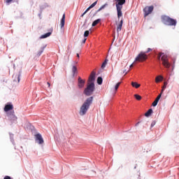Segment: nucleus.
<instances>
[{
	"instance_id": "f257e3e1",
	"label": "nucleus",
	"mask_w": 179,
	"mask_h": 179,
	"mask_svg": "<svg viewBox=\"0 0 179 179\" xmlns=\"http://www.w3.org/2000/svg\"><path fill=\"white\" fill-rule=\"evenodd\" d=\"M93 103V96L87 99L80 108V115H85L87 113V110L90 108V106Z\"/></svg>"
},
{
	"instance_id": "f03ea898",
	"label": "nucleus",
	"mask_w": 179,
	"mask_h": 179,
	"mask_svg": "<svg viewBox=\"0 0 179 179\" xmlns=\"http://www.w3.org/2000/svg\"><path fill=\"white\" fill-rule=\"evenodd\" d=\"M162 22L164 23V24H166V26H177V20L175 19H173L167 15H162L161 17Z\"/></svg>"
},
{
	"instance_id": "7ed1b4c3",
	"label": "nucleus",
	"mask_w": 179,
	"mask_h": 179,
	"mask_svg": "<svg viewBox=\"0 0 179 179\" xmlns=\"http://www.w3.org/2000/svg\"><path fill=\"white\" fill-rule=\"evenodd\" d=\"M160 57L162 61V65H164L165 68H170L171 65L170 64V62H169L167 55H164V53H159L158 55V59H160Z\"/></svg>"
},
{
	"instance_id": "20e7f679",
	"label": "nucleus",
	"mask_w": 179,
	"mask_h": 179,
	"mask_svg": "<svg viewBox=\"0 0 179 179\" xmlns=\"http://www.w3.org/2000/svg\"><path fill=\"white\" fill-rule=\"evenodd\" d=\"M94 83L87 84V87L84 90V94L85 96H92L94 92Z\"/></svg>"
},
{
	"instance_id": "39448f33",
	"label": "nucleus",
	"mask_w": 179,
	"mask_h": 179,
	"mask_svg": "<svg viewBox=\"0 0 179 179\" xmlns=\"http://www.w3.org/2000/svg\"><path fill=\"white\" fill-rule=\"evenodd\" d=\"M148 59V55L145 52H141L135 59L136 62H145Z\"/></svg>"
},
{
	"instance_id": "423d86ee",
	"label": "nucleus",
	"mask_w": 179,
	"mask_h": 179,
	"mask_svg": "<svg viewBox=\"0 0 179 179\" xmlns=\"http://www.w3.org/2000/svg\"><path fill=\"white\" fill-rule=\"evenodd\" d=\"M153 9H155L153 6H145L143 8L144 17L149 16V15L153 12Z\"/></svg>"
},
{
	"instance_id": "0eeeda50",
	"label": "nucleus",
	"mask_w": 179,
	"mask_h": 179,
	"mask_svg": "<svg viewBox=\"0 0 179 179\" xmlns=\"http://www.w3.org/2000/svg\"><path fill=\"white\" fill-rule=\"evenodd\" d=\"M6 114L9 121H11L12 122H13V121H17V117L15 115V110L8 112Z\"/></svg>"
},
{
	"instance_id": "6e6552de",
	"label": "nucleus",
	"mask_w": 179,
	"mask_h": 179,
	"mask_svg": "<svg viewBox=\"0 0 179 179\" xmlns=\"http://www.w3.org/2000/svg\"><path fill=\"white\" fill-rule=\"evenodd\" d=\"M94 80H96V72L92 71L88 79L87 84L90 85V83H94Z\"/></svg>"
},
{
	"instance_id": "1a4fd4ad",
	"label": "nucleus",
	"mask_w": 179,
	"mask_h": 179,
	"mask_svg": "<svg viewBox=\"0 0 179 179\" xmlns=\"http://www.w3.org/2000/svg\"><path fill=\"white\" fill-rule=\"evenodd\" d=\"M86 83V80H83L80 77L78 78V86L80 89H82V87H85V83Z\"/></svg>"
},
{
	"instance_id": "9d476101",
	"label": "nucleus",
	"mask_w": 179,
	"mask_h": 179,
	"mask_svg": "<svg viewBox=\"0 0 179 179\" xmlns=\"http://www.w3.org/2000/svg\"><path fill=\"white\" fill-rule=\"evenodd\" d=\"M5 113H9V111H12L13 110V104H6L3 108Z\"/></svg>"
},
{
	"instance_id": "9b49d317",
	"label": "nucleus",
	"mask_w": 179,
	"mask_h": 179,
	"mask_svg": "<svg viewBox=\"0 0 179 179\" xmlns=\"http://www.w3.org/2000/svg\"><path fill=\"white\" fill-rule=\"evenodd\" d=\"M35 136H36V141H38L39 145L44 143V140L43 139V136H41V134H38Z\"/></svg>"
},
{
	"instance_id": "f8f14e48",
	"label": "nucleus",
	"mask_w": 179,
	"mask_h": 179,
	"mask_svg": "<svg viewBox=\"0 0 179 179\" xmlns=\"http://www.w3.org/2000/svg\"><path fill=\"white\" fill-rule=\"evenodd\" d=\"M95 5H97V1H94L90 7H88L87 10L84 12V13H83L81 17H83V16H85V15H86V13H87V12L90 10V9H92V8H94Z\"/></svg>"
},
{
	"instance_id": "ddd939ff",
	"label": "nucleus",
	"mask_w": 179,
	"mask_h": 179,
	"mask_svg": "<svg viewBox=\"0 0 179 179\" xmlns=\"http://www.w3.org/2000/svg\"><path fill=\"white\" fill-rule=\"evenodd\" d=\"M20 76H22V75L20 73L14 74L13 76V78L14 82H17V83H19L20 82Z\"/></svg>"
},
{
	"instance_id": "4468645a",
	"label": "nucleus",
	"mask_w": 179,
	"mask_h": 179,
	"mask_svg": "<svg viewBox=\"0 0 179 179\" xmlns=\"http://www.w3.org/2000/svg\"><path fill=\"white\" fill-rule=\"evenodd\" d=\"M124 3H125V0H117L116 2V8H122Z\"/></svg>"
},
{
	"instance_id": "2eb2a0df",
	"label": "nucleus",
	"mask_w": 179,
	"mask_h": 179,
	"mask_svg": "<svg viewBox=\"0 0 179 179\" xmlns=\"http://www.w3.org/2000/svg\"><path fill=\"white\" fill-rule=\"evenodd\" d=\"M124 23V20L122 19L120 22V23L117 24V33L118 34V33H120V31H121L122 29V24Z\"/></svg>"
},
{
	"instance_id": "dca6fc26",
	"label": "nucleus",
	"mask_w": 179,
	"mask_h": 179,
	"mask_svg": "<svg viewBox=\"0 0 179 179\" xmlns=\"http://www.w3.org/2000/svg\"><path fill=\"white\" fill-rule=\"evenodd\" d=\"M116 9L117 12V17L118 19H120V17L122 16V8L118 7V8H116Z\"/></svg>"
},
{
	"instance_id": "f3484780",
	"label": "nucleus",
	"mask_w": 179,
	"mask_h": 179,
	"mask_svg": "<svg viewBox=\"0 0 179 179\" xmlns=\"http://www.w3.org/2000/svg\"><path fill=\"white\" fill-rule=\"evenodd\" d=\"M64 26H65V14H63L62 18L61 20V22H60L61 29H62Z\"/></svg>"
},
{
	"instance_id": "a211bd4d",
	"label": "nucleus",
	"mask_w": 179,
	"mask_h": 179,
	"mask_svg": "<svg viewBox=\"0 0 179 179\" xmlns=\"http://www.w3.org/2000/svg\"><path fill=\"white\" fill-rule=\"evenodd\" d=\"M163 80V76H158L155 78V82L156 83H159V82H162Z\"/></svg>"
},
{
	"instance_id": "6ab92c4d",
	"label": "nucleus",
	"mask_w": 179,
	"mask_h": 179,
	"mask_svg": "<svg viewBox=\"0 0 179 179\" xmlns=\"http://www.w3.org/2000/svg\"><path fill=\"white\" fill-rule=\"evenodd\" d=\"M152 113H153V110L152 108L149 109L145 113V117H150L152 115Z\"/></svg>"
},
{
	"instance_id": "aec40b11",
	"label": "nucleus",
	"mask_w": 179,
	"mask_h": 179,
	"mask_svg": "<svg viewBox=\"0 0 179 179\" xmlns=\"http://www.w3.org/2000/svg\"><path fill=\"white\" fill-rule=\"evenodd\" d=\"M101 20H100V19H98V20H94V21L92 22V27H94V26H97V24H99V23H100Z\"/></svg>"
},
{
	"instance_id": "412c9836",
	"label": "nucleus",
	"mask_w": 179,
	"mask_h": 179,
	"mask_svg": "<svg viewBox=\"0 0 179 179\" xmlns=\"http://www.w3.org/2000/svg\"><path fill=\"white\" fill-rule=\"evenodd\" d=\"M131 86L133 87H135L136 89H138V87H141V85L138 84V83H135V82L131 83Z\"/></svg>"
},
{
	"instance_id": "4be33fe9",
	"label": "nucleus",
	"mask_w": 179,
	"mask_h": 179,
	"mask_svg": "<svg viewBox=\"0 0 179 179\" xmlns=\"http://www.w3.org/2000/svg\"><path fill=\"white\" fill-rule=\"evenodd\" d=\"M108 62V59H106L105 61L103 62L101 68L102 69H104L106 68V66L107 65V63Z\"/></svg>"
},
{
	"instance_id": "5701e85b",
	"label": "nucleus",
	"mask_w": 179,
	"mask_h": 179,
	"mask_svg": "<svg viewBox=\"0 0 179 179\" xmlns=\"http://www.w3.org/2000/svg\"><path fill=\"white\" fill-rule=\"evenodd\" d=\"M51 36V32H48L47 34H45L44 35H42L41 36V38H47V37H50Z\"/></svg>"
},
{
	"instance_id": "b1692460",
	"label": "nucleus",
	"mask_w": 179,
	"mask_h": 179,
	"mask_svg": "<svg viewBox=\"0 0 179 179\" xmlns=\"http://www.w3.org/2000/svg\"><path fill=\"white\" fill-rule=\"evenodd\" d=\"M97 83L98 85H101L103 83V78L101 77H98Z\"/></svg>"
},
{
	"instance_id": "393cba45",
	"label": "nucleus",
	"mask_w": 179,
	"mask_h": 179,
	"mask_svg": "<svg viewBox=\"0 0 179 179\" xmlns=\"http://www.w3.org/2000/svg\"><path fill=\"white\" fill-rule=\"evenodd\" d=\"M162 94H163V90H162L161 93L157 96V97L155 99V101L159 102V100L162 98Z\"/></svg>"
},
{
	"instance_id": "a878e982",
	"label": "nucleus",
	"mask_w": 179,
	"mask_h": 179,
	"mask_svg": "<svg viewBox=\"0 0 179 179\" xmlns=\"http://www.w3.org/2000/svg\"><path fill=\"white\" fill-rule=\"evenodd\" d=\"M162 94H163V90H162L161 93L157 96V97L155 99V101L159 102V100L162 98Z\"/></svg>"
},
{
	"instance_id": "bb28decb",
	"label": "nucleus",
	"mask_w": 179,
	"mask_h": 179,
	"mask_svg": "<svg viewBox=\"0 0 179 179\" xmlns=\"http://www.w3.org/2000/svg\"><path fill=\"white\" fill-rule=\"evenodd\" d=\"M134 97H135V99H136L138 101L142 100V96H141V95H139V94H134Z\"/></svg>"
},
{
	"instance_id": "cd10ccee",
	"label": "nucleus",
	"mask_w": 179,
	"mask_h": 179,
	"mask_svg": "<svg viewBox=\"0 0 179 179\" xmlns=\"http://www.w3.org/2000/svg\"><path fill=\"white\" fill-rule=\"evenodd\" d=\"M107 3H105L104 5H103L101 7H100L98 10V12H100V10H102V9H104L106 8V6H107Z\"/></svg>"
},
{
	"instance_id": "c85d7f7f",
	"label": "nucleus",
	"mask_w": 179,
	"mask_h": 179,
	"mask_svg": "<svg viewBox=\"0 0 179 179\" xmlns=\"http://www.w3.org/2000/svg\"><path fill=\"white\" fill-rule=\"evenodd\" d=\"M77 71H78V69L76 68V66H73L72 68V71H73V75H75V73H76V72H77Z\"/></svg>"
},
{
	"instance_id": "c756f323",
	"label": "nucleus",
	"mask_w": 179,
	"mask_h": 179,
	"mask_svg": "<svg viewBox=\"0 0 179 179\" xmlns=\"http://www.w3.org/2000/svg\"><path fill=\"white\" fill-rule=\"evenodd\" d=\"M120 85H121V83H117L115 86V90L117 92L118 90V87H120Z\"/></svg>"
},
{
	"instance_id": "7c9ffc66",
	"label": "nucleus",
	"mask_w": 179,
	"mask_h": 179,
	"mask_svg": "<svg viewBox=\"0 0 179 179\" xmlns=\"http://www.w3.org/2000/svg\"><path fill=\"white\" fill-rule=\"evenodd\" d=\"M157 103H159L157 101L155 100L152 104L153 107H156L157 106Z\"/></svg>"
},
{
	"instance_id": "2f4dec72",
	"label": "nucleus",
	"mask_w": 179,
	"mask_h": 179,
	"mask_svg": "<svg viewBox=\"0 0 179 179\" xmlns=\"http://www.w3.org/2000/svg\"><path fill=\"white\" fill-rule=\"evenodd\" d=\"M89 34H90L89 31H85L84 33V37H88Z\"/></svg>"
},
{
	"instance_id": "473e14b6",
	"label": "nucleus",
	"mask_w": 179,
	"mask_h": 179,
	"mask_svg": "<svg viewBox=\"0 0 179 179\" xmlns=\"http://www.w3.org/2000/svg\"><path fill=\"white\" fill-rule=\"evenodd\" d=\"M156 125V122L153 121L152 123H151V128H153V127H155Z\"/></svg>"
},
{
	"instance_id": "72a5a7b5",
	"label": "nucleus",
	"mask_w": 179,
	"mask_h": 179,
	"mask_svg": "<svg viewBox=\"0 0 179 179\" xmlns=\"http://www.w3.org/2000/svg\"><path fill=\"white\" fill-rule=\"evenodd\" d=\"M150 51H152V48H148V50L146 52H145V54H148V52H150Z\"/></svg>"
},
{
	"instance_id": "f704fd0d",
	"label": "nucleus",
	"mask_w": 179,
	"mask_h": 179,
	"mask_svg": "<svg viewBox=\"0 0 179 179\" xmlns=\"http://www.w3.org/2000/svg\"><path fill=\"white\" fill-rule=\"evenodd\" d=\"M6 3H10V2H12V1L13 0H4Z\"/></svg>"
},
{
	"instance_id": "c9c22d12",
	"label": "nucleus",
	"mask_w": 179,
	"mask_h": 179,
	"mask_svg": "<svg viewBox=\"0 0 179 179\" xmlns=\"http://www.w3.org/2000/svg\"><path fill=\"white\" fill-rule=\"evenodd\" d=\"M41 54H43V50H41L38 52V57H40V55H41Z\"/></svg>"
},
{
	"instance_id": "e433bc0d",
	"label": "nucleus",
	"mask_w": 179,
	"mask_h": 179,
	"mask_svg": "<svg viewBox=\"0 0 179 179\" xmlns=\"http://www.w3.org/2000/svg\"><path fill=\"white\" fill-rule=\"evenodd\" d=\"M3 179H12V178H10V176H6Z\"/></svg>"
},
{
	"instance_id": "4c0bfd02",
	"label": "nucleus",
	"mask_w": 179,
	"mask_h": 179,
	"mask_svg": "<svg viewBox=\"0 0 179 179\" xmlns=\"http://www.w3.org/2000/svg\"><path fill=\"white\" fill-rule=\"evenodd\" d=\"M166 86H167V83H164V87H163V89H166Z\"/></svg>"
},
{
	"instance_id": "58836bf2",
	"label": "nucleus",
	"mask_w": 179,
	"mask_h": 179,
	"mask_svg": "<svg viewBox=\"0 0 179 179\" xmlns=\"http://www.w3.org/2000/svg\"><path fill=\"white\" fill-rule=\"evenodd\" d=\"M86 40H87V38H85V39L83 41V44H85V43H86Z\"/></svg>"
},
{
	"instance_id": "ea45409f",
	"label": "nucleus",
	"mask_w": 179,
	"mask_h": 179,
	"mask_svg": "<svg viewBox=\"0 0 179 179\" xmlns=\"http://www.w3.org/2000/svg\"><path fill=\"white\" fill-rule=\"evenodd\" d=\"M134 67V64H131V65H130V68H133Z\"/></svg>"
},
{
	"instance_id": "a19ab883",
	"label": "nucleus",
	"mask_w": 179,
	"mask_h": 179,
	"mask_svg": "<svg viewBox=\"0 0 179 179\" xmlns=\"http://www.w3.org/2000/svg\"><path fill=\"white\" fill-rule=\"evenodd\" d=\"M48 85L49 87L51 86V84H50V83H48Z\"/></svg>"
},
{
	"instance_id": "79ce46f5",
	"label": "nucleus",
	"mask_w": 179,
	"mask_h": 179,
	"mask_svg": "<svg viewBox=\"0 0 179 179\" xmlns=\"http://www.w3.org/2000/svg\"><path fill=\"white\" fill-rule=\"evenodd\" d=\"M76 55H77L78 58H79V55H78V53H77Z\"/></svg>"
},
{
	"instance_id": "37998d69",
	"label": "nucleus",
	"mask_w": 179,
	"mask_h": 179,
	"mask_svg": "<svg viewBox=\"0 0 179 179\" xmlns=\"http://www.w3.org/2000/svg\"><path fill=\"white\" fill-rule=\"evenodd\" d=\"M128 72H129V71H126V73H128Z\"/></svg>"
},
{
	"instance_id": "c03bdc74",
	"label": "nucleus",
	"mask_w": 179,
	"mask_h": 179,
	"mask_svg": "<svg viewBox=\"0 0 179 179\" xmlns=\"http://www.w3.org/2000/svg\"><path fill=\"white\" fill-rule=\"evenodd\" d=\"M127 73V71H124V73Z\"/></svg>"
}]
</instances>
